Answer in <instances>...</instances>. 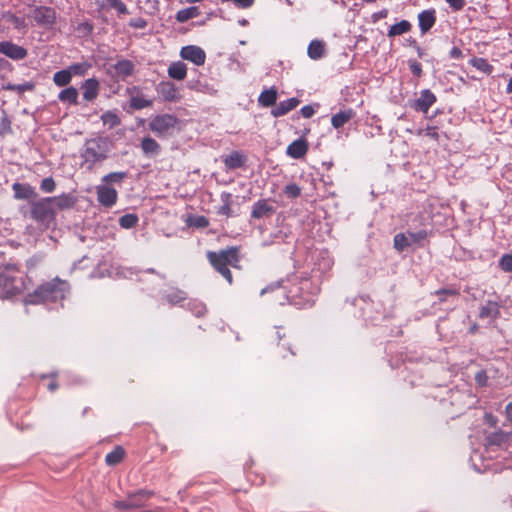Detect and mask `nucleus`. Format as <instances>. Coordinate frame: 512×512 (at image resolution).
I'll list each match as a JSON object with an SVG mask.
<instances>
[{
  "mask_svg": "<svg viewBox=\"0 0 512 512\" xmlns=\"http://www.w3.org/2000/svg\"><path fill=\"white\" fill-rule=\"evenodd\" d=\"M71 80H72V76H71L70 72L68 71V69H63V70L57 71L53 75V82L58 87H66L67 85L70 84Z\"/></svg>",
  "mask_w": 512,
  "mask_h": 512,
  "instance_id": "37",
  "label": "nucleus"
},
{
  "mask_svg": "<svg viewBox=\"0 0 512 512\" xmlns=\"http://www.w3.org/2000/svg\"><path fill=\"white\" fill-rule=\"evenodd\" d=\"M206 258L216 272L229 284L233 283L230 268H240V250L238 247L231 246L220 251H208Z\"/></svg>",
  "mask_w": 512,
  "mask_h": 512,
  "instance_id": "1",
  "label": "nucleus"
},
{
  "mask_svg": "<svg viewBox=\"0 0 512 512\" xmlns=\"http://www.w3.org/2000/svg\"><path fill=\"white\" fill-rule=\"evenodd\" d=\"M485 421L486 423H488L491 427H496L497 424H498V419L496 416H494L493 414L491 413H486L485 416Z\"/></svg>",
  "mask_w": 512,
  "mask_h": 512,
  "instance_id": "61",
  "label": "nucleus"
},
{
  "mask_svg": "<svg viewBox=\"0 0 512 512\" xmlns=\"http://www.w3.org/2000/svg\"><path fill=\"white\" fill-rule=\"evenodd\" d=\"M226 168L234 170L244 166L246 157L238 151H233L223 160Z\"/></svg>",
  "mask_w": 512,
  "mask_h": 512,
  "instance_id": "29",
  "label": "nucleus"
},
{
  "mask_svg": "<svg viewBox=\"0 0 512 512\" xmlns=\"http://www.w3.org/2000/svg\"><path fill=\"white\" fill-rule=\"evenodd\" d=\"M308 151V143L305 139H297L287 147V155L294 159L303 158Z\"/></svg>",
  "mask_w": 512,
  "mask_h": 512,
  "instance_id": "21",
  "label": "nucleus"
},
{
  "mask_svg": "<svg viewBox=\"0 0 512 512\" xmlns=\"http://www.w3.org/2000/svg\"><path fill=\"white\" fill-rule=\"evenodd\" d=\"M127 93L130 96L129 105L134 110H141L153 105V101L146 99L144 95L140 93V89L136 86L128 88Z\"/></svg>",
  "mask_w": 512,
  "mask_h": 512,
  "instance_id": "13",
  "label": "nucleus"
},
{
  "mask_svg": "<svg viewBox=\"0 0 512 512\" xmlns=\"http://www.w3.org/2000/svg\"><path fill=\"white\" fill-rule=\"evenodd\" d=\"M12 188L16 199L28 200L37 196L34 187L29 184L14 183Z\"/></svg>",
  "mask_w": 512,
  "mask_h": 512,
  "instance_id": "24",
  "label": "nucleus"
},
{
  "mask_svg": "<svg viewBox=\"0 0 512 512\" xmlns=\"http://www.w3.org/2000/svg\"><path fill=\"white\" fill-rule=\"evenodd\" d=\"M143 153L148 156H156L161 151L160 144L150 136L143 137L140 143Z\"/></svg>",
  "mask_w": 512,
  "mask_h": 512,
  "instance_id": "26",
  "label": "nucleus"
},
{
  "mask_svg": "<svg viewBox=\"0 0 512 512\" xmlns=\"http://www.w3.org/2000/svg\"><path fill=\"white\" fill-rule=\"evenodd\" d=\"M7 21L13 25V27L17 30H23L26 31L28 28V24L26 22L25 17H20L15 14H8L7 15Z\"/></svg>",
  "mask_w": 512,
  "mask_h": 512,
  "instance_id": "42",
  "label": "nucleus"
},
{
  "mask_svg": "<svg viewBox=\"0 0 512 512\" xmlns=\"http://www.w3.org/2000/svg\"><path fill=\"white\" fill-rule=\"evenodd\" d=\"M168 76L174 80L182 81L187 76V66L184 62H172L167 70Z\"/></svg>",
  "mask_w": 512,
  "mask_h": 512,
  "instance_id": "27",
  "label": "nucleus"
},
{
  "mask_svg": "<svg viewBox=\"0 0 512 512\" xmlns=\"http://www.w3.org/2000/svg\"><path fill=\"white\" fill-rule=\"evenodd\" d=\"M499 267L505 272H512V254H505L499 261Z\"/></svg>",
  "mask_w": 512,
  "mask_h": 512,
  "instance_id": "50",
  "label": "nucleus"
},
{
  "mask_svg": "<svg viewBox=\"0 0 512 512\" xmlns=\"http://www.w3.org/2000/svg\"><path fill=\"white\" fill-rule=\"evenodd\" d=\"M238 8L247 9L250 8L255 0H231Z\"/></svg>",
  "mask_w": 512,
  "mask_h": 512,
  "instance_id": "59",
  "label": "nucleus"
},
{
  "mask_svg": "<svg viewBox=\"0 0 512 512\" xmlns=\"http://www.w3.org/2000/svg\"><path fill=\"white\" fill-rule=\"evenodd\" d=\"M178 123V118L172 114H158L149 121L148 128L157 137L165 138L172 134Z\"/></svg>",
  "mask_w": 512,
  "mask_h": 512,
  "instance_id": "5",
  "label": "nucleus"
},
{
  "mask_svg": "<svg viewBox=\"0 0 512 512\" xmlns=\"http://www.w3.org/2000/svg\"><path fill=\"white\" fill-rule=\"evenodd\" d=\"M435 294L440 296L441 302H444L446 300V296H456L459 292L456 289L443 288L435 291Z\"/></svg>",
  "mask_w": 512,
  "mask_h": 512,
  "instance_id": "52",
  "label": "nucleus"
},
{
  "mask_svg": "<svg viewBox=\"0 0 512 512\" xmlns=\"http://www.w3.org/2000/svg\"><path fill=\"white\" fill-rule=\"evenodd\" d=\"M49 378L50 380L47 385V389L51 392H54L59 387L58 382L56 381V374H52L51 376H49Z\"/></svg>",
  "mask_w": 512,
  "mask_h": 512,
  "instance_id": "60",
  "label": "nucleus"
},
{
  "mask_svg": "<svg viewBox=\"0 0 512 512\" xmlns=\"http://www.w3.org/2000/svg\"><path fill=\"white\" fill-rule=\"evenodd\" d=\"M56 188V182L52 177H46L41 181L40 189L45 193H52Z\"/></svg>",
  "mask_w": 512,
  "mask_h": 512,
  "instance_id": "49",
  "label": "nucleus"
},
{
  "mask_svg": "<svg viewBox=\"0 0 512 512\" xmlns=\"http://www.w3.org/2000/svg\"><path fill=\"white\" fill-rule=\"evenodd\" d=\"M509 440V434L499 430L496 432H493L489 434L485 441L488 446H501L502 444L506 443Z\"/></svg>",
  "mask_w": 512,
  "mask_h": 512,
  "instance_id": "35",
  "label": "nucleus"
},
{
  "mask_svg": "<svg viewBox=\"0 0 512 512\" xmlns=\"http://www.w3.org/2000/svg\"><path fill=\"white\" fill-rule=\"evenodd\" d=\"M166 299L171 304H178L186 299V293L181 290H174L166 295Z\"/></svg>",
  "mask_w": 512,
  "mask_h": 512,
  "instance_id": "47",
  "label": "nucleus"
},
{
  "mask_svg": "<svg viewBox=\"0 0 512 512\" xmlns=\"http://www.w3.org/2000/svg\"><path fill=\"white\" fill-rule=\"evenodd\" d=\"M114 76L120 80H125L132 76L135 71V65L128 59H121L117 61L113 66Z\"/></svg>",
  "mask_w": 512,
  "mask_h": 512,
  "instance_id": "18",
  "label": "nucleus"
},
{
  "mask_svg": "<svg viewBox=\"0 0 512 512\" xmlns=\"http://www.w3.org/2000/svg\"><path fill=\"white\" fill-rule=\"evenodd\" d=\"M68 288L67 281L56 277L39 285L30 296L34 298L33 302L56 301L64 298Z\"/></svg>",
  "mask_w": 512,
  "mask_h": 512,
  "instance_id": "4",
  "label": "nucleus"
},
{
  "mask_svg": "<svg viewBox=\"0 0 512 512\" xmlns=\"http://www.w3.org/2000/svg\"><path fill=\"white\" fill-rule=\"evenodd\" d=\"M30 217L43 229L55 225L56 210L48 197H43L30 202Z\"/></svg>",
  "mask_w": 512,
  "mask_h": 512,
  "instance_id": "3",
  "label": "nucleus"
},
{
  "mask_svg": "<svg viewBox=\"0 0 512 512\" xmlns=\"http://www.w3.org/2000/svg\"><path fill=\"white\" fill-rule=\"evenodd\" d=\"M156 90L165 101L177 102L180 100L178 88L173 82L162 81L157 85Z\"/></svg>",
  "mask_w": 512,
  "mask_h": 512,
  "instance_id": "14",
  "label": "nucleus"
},
{
  "mask_svg": "<svg viewBox=\"0 0 512 512\" xmlns=\"http://www.w3.org/2000/svg\"><path fill=\"white\" fill-rule=\"evenodd\" d=\"M110 150L111 142L107 137L98 136L87 139L81 152L83 164H87V168L92 169L96 163L107 159Z\"/></svg>",
  "mask_w": 512,
  "mask_h": 512,
  "instance_id": "2",
  "label": "nucleus"
},
{
  "mask_svg": "<svg viewBox=\"0 0 512 512\" xmlns=\"http://www.w3.org/2000/svg\"><path fill=\"white\" fill-rule=\"evenodd\" d=\"M446 3L449 5V7L453 10V11H461L465 5H466V0H445Z\"/></svg>",
  "mask_w": 512,
  "mask_h": 512,
  "instance_id": "54",
  "label": "nucleus"
},
{
  "mask_svg": "<svg viewBox=\"0 0 512 512\" xmlns=\"http://www.w3.org/2000/svg\"><path fill=\"white\" fill-rule=\"evenodd\" d=\"M300 104V100L296 97L286 99L284 101L275 104L271 110V114L274 117H281L295 109Z\"/></svg>",
  "mask_w": 512,
  "mask_h": 512,
  "instance_id": "19",
  "label": "nucleus"
},
{
  "mask_svg": "<svg viewBox=\"0 0 512 512\" xmlns=\"http://www.w3.org/2000/svg\"><path fill=\"white\" fill-rule=\"evenodd\" d=\"M231 195L229 193H225L222 195V201L223 205L219 207L218 214L224 215V216H231L232 208H231V202H230Z\"/></svg>",
  "mask_w": 512,
  "mask_h": 512,
  "instance_id": "46",
  "label": "nucleus"
},
{
  "mask_svg": "<svg viewBox=\"0 0 512 512\" xmlns=\"http://www.w3.org/2000/svg\"><path fill=\"white\" fill-rule=\"evenodd\" d=\"M436 10L426 9L418 14V25L422 34L429 32L436 23Z\"/></svg>",
  "mask_w": 512,
  "mask_h": 512,
  "instance_id": "17",
  "label": "nucleus"
},
{
  "mask_svg": "<svg viewBox=\"0 0 512 512\" xmlns=\"http://www.w3.org/2000/svg\"><path fill=\"white\" fill-rule=\"evenodd\" d=\"M190 225L197 228H206L209 225V220L205 216H196L191 220Z\"/></svg>",
  "mask_w": 512,
  "mask_h": 512,
  "instance_id": "51",
  "label": "nucleus"
},
{
  "mask_svg": "<svg viewBox=\"0 0 512 512\" xmlns=\"http://www.w3.org/2000/svg\"><path fill=\"white\" fill-rule=\"evenodd\" d=\"M127 172H111L105 176H103L102 181L106 184L110 183H121L124 179L127 178Z\"/></svg>",
  "mask_w": 512,
  "mask_h": 512,
  "instance_id": "44",
  "label": "nucleus"
},
{
  "mask_svg": "<svg viewBox=\"0 0 512 512\" xmlns=\"http://www.w3.org/2000/svg\"><path fill=\"white\" fill-rule=\"evenodd\" d=\"M154 495L153 491L141 489L128 495L133 509L143 508L148 500Z\"/></svg>",
  "mask_w": 512,
  "mask_h": 512,
  "instance_id": "20",
  "label": "nucleus"
},
{
  "mask_svg": "<svg viewBox=\"0 0 512 512\" xmlns=\"http://www.w3.org/2000/svg\"><path fill=\"white\" fill-rule=\"evenodd\" d=\"M449 55L451 58L453 59H460L462 57V51L460 48L458 47H453L450 52H449Z\"/></svg>",
  "mask_w": 512,
  "mask_h": 512,
  "instance_id": "62",
  "label": "nucleus"
},
{
  "mask_svg": "<svg viewBox=\"0 0 512 512\" xmlns=\"http://www.w3.org/2000/svg\"><path fill=\"white\" fill-rule=\"evenodd\" d=\"M284 194L288 198H292V199L297 198L301 195V188L295 183H290L285 186Z\"/></svg>",
  "mask_w": 512,
  "mask_h": 512,
  "instance_id": "48",
  "label": "nucleus"
},
{
  "mask_svg": "<svg viewBox=\"0 0 512 512\" xmlns=\"http://www.w3.org/2000/svg\"><path fill=\"white\" fill-rule=\"evenodd\" d=\"M308 56L312 60H319L325 55V44L320 40H312L307 49Z\"/></svg>",
  "mask_w": 512,
  "mask_h": 512,
  "instance_id": "31",
  "label": "nucleus"
},
{
  "mask_svg": "<svg viewBox=\"0 0 512 512\" xmlns=\"http://www.w3.org/2000/svg\"><path fill=\"white\" fill-rule=\"evenodd\" d=\"M470 63L476 69H478L484 73H487V74H490L493 70L492 65H490L488 63V61L484 58L474 57L471 59Z\"/></svg>",
  "mask_w": 512,
  "mask_h": 512,
  "instance_id": "43",
  "label": "nucleus"
},
{
  "mask_svg": "<svg viewBox=\"0 0 512 512\" xmlns=\"http://www.w3.org/2000/svg\"><path fill=\"white\" fill-rule=\"evenodd\" d=\"M125 450L122 446H116L111 452L105 456V463L108 466H116L123 461Z\"/></svg>",
  "mask_w": 512,
  "mask_h": 512,
  "instance_id": "33",
  "label": "nucleus"
},
{
  "mask_svg": "<svg viewBox=\"0 0 512 512\" xmlns=\"http://www.w3.org/2000/svg\"><path fill=\"white\" fill-rule=\"evenodd\" d=\"M388 13H389V11L386 8H384L380 11L374 12L371 15L372 23H377L379 20L386 18L388 16Z\"/></svg>",
  "mask_w": 512,
  "mask_h": 512,
  "instance_id": "56",
  "label": "nucleus"
},
{
  "mask_svg": "<svg viewBox=\"0 0 512 512\" xmlns=\"http://www.w3.org/2000/svg\"><path fill=\"white\" fill-rule=\"evenodd\" d=\"M180 56L182 59L192 62L197 66H202L206 60L205 51L195 45L184 46L180 50Z\"/></svg>",
  "mask_w": 512,
  "mask_h": 512,
  "instance_id": "9",
  "label": "nucleus"
},
{
  "mask_svg": "<svg viewBox=\"0 0 512 512\" xmlns=\"http://www.w3.org/2000/svg\"><path fill=\"white\" fill-rule=\"evenodd\" d=\"M300 113L304 118H311L315 114V109L312 105H305L301 108Z\"/></svg>",
  "mask_w": 512,
  "mask_h": 512,
  "instance_id": "57",
  "label": "nucleus"
},
{
  "mask_svg": "<svg viewBox=\"0 0 512 512\" xmlns=\"http://www.w3.org/2000/svg\"><path fill=\"white\" fill-rule=\"evenodd\" d=\"M79 28H82L87 32H92L93 25L90 22H83L79 25Z\"/></svg>",
  "mask_w": 512,
  "mask_h": 512,
  "instance_id": "64",
  "label": "nucleus"
},
{
  "mask_svg": "<svg viewBox=\"0 0 512 512\" xmlns=\"http://www.w3.org/2000/svg\"><path fill=\"white\" fill-rule=\"evenodd\" d=\"M3 89L9 90V91H16L21 94L26 91H33L35 89V84L33 82H25L23 84L8 83L3 86Z\"/></svg>",
  "mask_w": 512,
  "mask_h": 512,
  "instance_id": "40",
  "label": "nucleus"
},
{
  "mask_svg": "<svg viewBox=\"0 0 512 512\" xmlns=\"http://www.w3.org/2000/svg\"><path fill=\"white\" fill-rule=\"evenodd\" d=\"M500 317V305L495 301H487L479 310V318L496 320Z\"/></svg>",
  "mask_w": 512,
  "mask_h": 512,
  "instance_id": "22",
  "label": "nucleus"
},
{
  "mask_svg": "<svg viewBox=\"0 0 512 512\" xmlns=\"http://www.w3.org/2000/svg\"><path fill=\"white\" fill-rule=\"evenodd\" d=\"M277 91L274 88L266 89L259 95L258 102L263 107H271L276 104L277 101Z\"/></svg>",
  "mask_w": 512,
  "mask_h": 512,
  "instance_id": "34",
  "label": "nucleus"
},
{
  "mask_svg": "<svg viewBox=\"0 0 512 512\" xmlns=\"http://www.w3.org/2000/svg\"><path fill=\"white\" fill-rule=\"evenodd\" d=\"M79 92L73 86L66 87L58 94V100L68 105H78Z\"/></svg>",
  "mask_w": 512,
  "mask_h": 512,
  "instance_id": "28",
  "label": "nucleus"
},
{
  "mask_svg": "<svg viewBox=\"0 0 512 512\" xmlns=\"http://www.w3.org/2000/svg\"><path fill=\"white\" fill-rule=\"evenodd\" d=\"M429 233L426 230H419L417 232L398 233L394 236V248L398 252H403L406 248L413 244L422 245V242L427 239Z\"/></svg>",
  "mask_w": 512,
  "mask_h": 512,
  "instance_id": "6",
  "label": "nucleus"
},
{
  "mask_svg": "<svg viewBox=\"0 0 512 512\" xmlns=\"http://www.w3.org/2000/svg\"><path fill=\"white\" fill-rule=\"evenodd\" d=\"M104 2H97L99 10H107L109 8L115 9L119 14H129L126 4L122 0H105Z\"/></svg>",
  "mask_w": 512,
  "mask_h": 512,
  "instance_id": "32",
  "label": "nucleus"
},
{
  "mask_svg": "<svg viewBox=\"0 0 512 512\" xmlns=\"http://www.w3.org/2000/svg\"><path fill=\"white\" fill-rule=\"evenodd\" d=\"M436 101L437 98L435 94L429 89H424L420 92L419 98L411 103V108L415 111L426 114Z\"/></svg>",
  "mask_w": 512,
  "mask_h": 512,
  "instance_id": "10",
  "label": "nucleus"
},
{
  "mask_svg": "<svg viewBox=\"0 0 512 512\" xmlns=\"http://www.w3.org/2000/svg\"><path fill=\"white\" fill-rule=\"evenodd\" d=\"M274 207L268 203V200H258L253 204L251 216L255 219H261L274 213Z\"/></svg>",
  "mask_w": 512,
  "mask_h": 512,
  "instance_id": "23",
  "label": "nucleus"
},
{
  "mask_svg": "<svg viewBox=\"0 0 512 512\" xmlns=\"http://www.w3.org/2000/svg\"><path fill=\"white\" fill-rule=\"evenodd\" d=\"M91 68V64L87 62L75 63L70 65L67 69L70 72L71 76H84Z\"/></svg>",
  "mask_w": 512,
  "mask_h": 512,
  "instance_id": "39",
  "label": "nucleus"
},
{
  "mask_svg": "<svg viewBox=\"0 0 512 512\" xmlns=\"http://www.w3.org/2000/svg\"><path fill=\"white\" fill-rule=\"evenodd\" d=\"M98 202L107 208L114 206L118 199L117 191L107 185L98 186L96 188Z\"/></svg>",
  "mask_w": 512,
  "mask_h": 512,
  "instance_id": "12",
  "label": "nucleus"
},
{
  "mask_svg": "<svg viewBox=\"0 0 512 512\" xmlns=\"http://www.w3.org/2000/svg\"><path fill=\"white\" fill-rule=\"evenodd\" d=\"M355 115L356 112L351 108L342 110L331 117V125L335 129L342 128L346 123L353 119Z\"/></svg>",
  "mask_w": 512,
  "mask_h": 512,
  "instance_id": "25",
  "label": "nucleus"
},
{
  "mask_svg": "<svg viewBox=\"0 0 512 512\" xmlns=\"http://www.w3.org/2000/svg\"><path fill=\"white\" fill-rule=\"evenodd\" d=\"M20 280L3 273L0 278V298L9 299L21 293Z\"/></svg>",
  "mask_w": 512,
  "mask_h": 512,
  "instance_id": "7",
  "label": "nucleus"
},
{
  "mask_svg": "<svg viewBox=\"0 0 512 512\" xmlns=\"http://www.w3.org/2000/svg\"><path fill=\"white\" fill-rule=\"evenodd\" d=\"M200 10L196 6H191L185 9H181L176 13V20L180 23H184L192 18H196L200 15Z\"/></svg>",
  "mask_w": 512,
  "mask_h": 512,
  "instance_id": "36",
  "label": "nucleus"
},
{
  "mask_svg": "<svg viewBox=\"0 0 512 512\" xmlns=\"http://www.w3.org/2000/svg\"><path fill=\"white\" fill-rule=\"evenodd\" d=\"M101 121L109 128H114L121 123L120 117L114 111H106L101 115Z\"/></svg>",
  "mask_w": 512,
  "mask_h": 512,
  "instance_id": "38",
  "label": "nucleus"
},
{
  "mask_svg": "<svg viewBox=\"0 0 512 512\" xmlns=\"http://www.w3.org/2000/svg\"><path fill=\"white\" fill-rule=\"evenodd\" d=\"M32 17L39 26L52 27L56 22V11L49 6H35Z\"/></svg>",
  "mask_w": 512,
  "mask_h": 512,
  "instance_id": "8",
  "label": "nucleus"
},
{
  "mask_svg": "<svg viewBox=\"0 0 512 512\" xmlns=\"http://www.w3.org/2000/svg\"><path fill=\"white\" fill-rule=\"evenodd\" d=\"M113 505L116 509H119L122 511L133 510L131 501L128 497L125 500L116 501Z\"/></svg>",
  "mask_w": 512,
  "mask_h": 512,
  "instance_id": "53",
  "label": "nucleus"
},
{
  "mask_svg": "<svg viewBox=\"0 0 512 512\" xmlns=\"http://www.w3.org/2000/svg\"><path fill=\"white\" fill-rule=\"evenodd\" d=\"M475 380H476L478 385L486 386L487 385V381H488V377H487L486 372L485 371H479L476 374V376H475Z\"/></svg>",
  "mask_w": 512,
  "mask_h": 512,
  "instance_id": "58",
  "label": "nucleus"
},
{
  "mask_svg": "<svg viewBox=\"0 0 512 512\" xmlns=\"http://www.w3.org/2000/svg\"><path fill=\"white\" fill-rule=\"evenodd\" d=\"M138 216L134 213L125 214L120 217L119 225L124 229H131L138 223Z\"/></svg>",
  "mask_w": 512,
  "mask_h": 512,
  "instance_id": "41",
  "label": "nucleus"
},
{
  "mask_svg": "<svg viewBox=\"0 0 512 512\" xmlns=\"http://www.w3.org/2000/svg\"><path fill=\"white\" fill-rule=\"evenodd\" d=\"M0 53L12 60H22L28 55L27 49L11 41L0 42Z\"/></svg>",
  "mask_w": 512,
  "mask_h": 512,
  "instance_id": "11",
  "label": "nucleus"
},
{
  "mask_svg": "<svg viewBox=\"0 0 512 512\" xmlns=\"http://www.w3.org/2000/svg\"><path fill=\"white\" fill-rule=\"evenodd\" d=\"M409 68L415 76L420 77L422 75V65L416 60L409 61Z\"/></svg>",
  "mask_w": 512,
  "mask_h": 512,
  "instance_id": "55",
  "label": "nucleus"
},
{
  "mask_svg": "<svg viewBox=\"0 0 512 512\" xmlns=\"http://www.w3.org/2000/svg\"><path fill=\"white\" fill-rule=\"evenodd\" d=\"M48 198L56 211L72 209L77 202V198L71 193H63L61 195Z\"/></svg>",
  "mask_w": 512,
  "mask_h": 512,
  "instance_id": "15",
  "label": "nucleus"
},
{
  "mask_svg": "<svg viewBox=\"0 0 512 512\" xmlns=\"http://www.w3.org/2000/svg\"><path fill=\"white\" fill-rule=\"evenodd\" d=\"M412 29V24L408 20H401L398 23L393 24L390 26L387 36L389 38H394L396 36H400L403 34H406L410 32Z\"/></svg>",
  "mask_w": 512,
  "mask_h": 512,
  "instance_id": "30",
  "label": "nucleus"
},
{
  "mask_svg": "<svg viewBox=\"0 0 512 512\" xmlns=\"http://www.w3.org/2000/svg\"><path fill=\"white\" fill-rule=\"evenodd\" d=\"M83 99L87 102L94 101L100 91V83L96 78H88L81 84Z\"/></svg>",
  "mask_w": 512,
  "mask_h": 512,
  "instance_id": "16",
  "label": "nucleus"
},
{
  "mask_svg": "<svg viewBox=\"0 0 512 512\" xmlns=\"http://www.w3.org/2000/svg\"><path fill=\"white\" fill-rule=\"evenodd\" d=\"M505 416L509 422H512V401L505 407Z\"/></svg>",
  "mask_w": 512,
  "mask_h": 512,
  "instance_id": "63",
  "label": "nucleus"
},
{
  "mask_svg": "<svg viewBox=\"0 0 512 512\" xmlns=\"http://www.w3.org/2000/svg\"><path fill=\"white\" fill-rule=\"evenodd\" d=\"M416 135L417 136L426 135L436 142H438L439 138H440L439 133L437 131V127H435V126H427L425 129L420 128L416 131Z\"/></svg>",
  "mask_w": 512,
  "mask_h": 512,
  "instance_id": "45",
  "label": "nucleus"
}]
</instances>
